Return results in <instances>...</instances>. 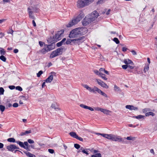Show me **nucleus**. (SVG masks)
Masks as SVG:
<instances>
[{
    "label": "nucleus",
    "mask_w": 157,
    "mask_h": 157,
    "mask_svg": "<svg viewBox=\"0 0 157 157\" xmlns=\"http://www.w3.org/2000/svg\"><path fill=\"white\" fill-rule=\"evenodd\" d=\"M86 29L77 28L72 30L70 33L69 36L71 38L78 37L80 35L85 34L87 33Z\"/></svg>",
    "instance_id": "obj_1"
},
{
    "label": "nucleus",
    "mask_w": 157,
    "mask_h": 157,
    "mask_svg": "<svg viewBox=\"0 0 157 157\" xmlns=\"http://www.w3.org/2000/svg\"><path fill=\"white\" fill-rule=\"evenodd\" d=\"M99 16V13L96 10L92 12L90 14L86 16L84 18L82 22V24L84 26H86L91 22L94 21Z\"/></svg>",
    "instance_id": "obj_2"
},
{
    "label": "nucleus",
    "mask_w": 157,
    "mask_h": 157,
    "mask_svg": "<svg viewBox=\"0 0 157 157\" xmlns=\"http://www.w3.org/2000/svg\"><path fill=\"white\" fill-rule=\"evenodd\" d=\"M84 15L83 12L81 11L79 14L75 19L72 20L70 22L66 25L67 27V28L70 27L75 24L77 23L84 17Z\"/></svg>",
    "instance_id": "obj_3"
},
{
    "label": "nucleus",
    "mask_w": 157,
    "mask_h": 157,
    "mask_svg": "<svg viewBox=\"0 0 157 157\" xmlns=\"http://www.w3.org/2000/svg\"><path fill=\"white\" fill-rule=\"evenodd\" d=\"M94 0H78L77 2V6L79 8H82L88 5L92 2Z\"/></svg>",
    "instance_id": "obj_4"
},
{
    "label": "nucleus",
    "mask_w": 157,
    "mask_h": 157,
    "mask_svg": "<svg viewBox=\"0 0 157 157\" xmlns=\"http://www.w3.org/2000/svg\"><path fill=\"white\" fill-rule=\"evenodd\" d=\"M64 32V30H61L58 31L57 33L55 34V35L53 36V39L56 42L61 39V36L62 34Z\"/></svg>",
    "instance_id": "obj_5"
},
{
    "label": "nucleus",
    "mask_w": 157,
    "mask_h": 157,
    "mask_svg": "<svg viewBox=\"0 0 157 157\" xmlns=\"http://www.w3.org/2000/svg\"><path fill=\"white\" fill-rule=\"evenodd\" d=\"M64 32V30H61L58 31L57 33L55 34V35L53 36V39L56 42L61 39V36L62 34Z\"/></svg>",
    "instance_id": "obj_6"
},
{
    "label": "nucleus",
    "mask_w": 157,
    "mask_h": 157,
    "mask_svg": "<svg viewBox=\"0 0 157 157\" xmlns=\"http://www.w3.org/2000/svg\"><path fill=\"white\" fill-rule=\"evenodd\" d=\"M86 40V38L85 36H81L78 38L73 39L74 44H77L79 45L83 42Z\"/></svg>",
    "instance_id": "obj_7"
},
{
    "label": "nucleus",
    "mask_w": 157,
    "mask_h": 157,
    "mask_svg": "<svg viewBox=\"0 0 157 157\" xmlns=\"http://www.w3.org/2000/svg\"><path fill=\"white\" fill-rule=\"evenodd\" d=\"M97 134L100 135L103 137H104L109 140L113 141V139L114 136V135L112 134H108L104 133L101 134L100 133H98Z\"/></svg>",
    "instance_id": "obj_8"
},
{
    "label": "nucleus",
    "mask_w": 157,
    "mask_h": 157,
    "mask_svg": "<svg viewBox=\"0 0 157 157\" xmlns=\"http://www.w3.org/2000/svg\"><path fill=\"white\" fill-rule=\"evenodd\" d=\"M6 149L8 150L11 152H13L15 149H19V147L16 146L14 144H11L6 146Z\"/></svg>",
    "instance_id": "obj_9"
},
{
    "label": "nucleus",
    "mask_w": 157,
    "mask_h": 157,
    "mask_svg": "<svg viewBox=\"0 0 157 157\" xmlns=\"http://www.w3.org/2000/svg\"><path fill=\"white\" fill-rule=\"evenodd\" d=\"M113 141H118L119 142H122L123 143H126V138H119L118 136L114 135Z\"/></svg>",
    "instance_id": "obj_10"
},
{
    "label": "nucleus",
    "mask_w": 157,
    "mask_h": 157,
    "mask_svg": "<svg viewBox=\"0 0 157 157\" xmlns=\"http://www.w3.org/2000/svg\"><path fill=\"white\" fill-rule=\"evenodd\" d=\"M96 80L98 83L101 87L104 88H108L109 86L103 82L101 81V80L98 79H97Z\"/></svg>",
    "instance_id": "obj_11"
},
{
    "label": "nucleus",
    "mask_w": 157,
    "mask_h": 157,
    "mask_svg": "<svg viewBox=\"0 0 157 157\" xmlns=\"http://www.w3.org/2000/svg\"><path fill=\"white\" fill-rule=\"evenodd\" d=\"M51 75H50L45 80V82L47 83L51 82L53 79V75H55L56 73L53 71L51 72Z\"/></svg>",
    "instance_id": "obj_12"
},
{
    "label": "nucleus",
    "mask_w": 157,
    "mask_h": 157,
    "mask_svg": "<svg viewBox=\"0 0 157 157\" xmlns=\"http://www.w3.org/2000/svg\"><path fill=\"white\" fill-rule=\"evenodd\" d=\"M63 50L65 51L66 49L64 47L62 46L60 48H58L55 51L58 55H61L62 54Z\"/></svg>",
    "instance_id": "obj_13"
},
{
    "label": "nucleus",
    "mask_w": 157,
    "mask_h": 157,
    "mask_svg": "<svg viewBox=\"0 0 157 157\" xmlns=\"http://www.w3.org/2000/svg\"><path fill=\"white\" fill-rule=\"evenodd\" d=\"M27 10L28 12L29 17L32 19H35V17L33 15V11L31 10V9H30L29 7H28L27 8Z\"/></svg>",
    "instance_id": "obj_14"
},
{
    "label": "nucleus",
    "mask_w": 157,
    "mask_h": 157,
    "mask_svg": "<svg viewBox=\"0 0 157 157\" xmlns=\"http://www.w3.org/2000/svg\"><path fill=\"white\" fill-rule=\"evenodd\" d=\"M53 44H50L45 45V46H46V48L47 49V52H49L53 49L55 48L54 45L53 46Z\"/></svg>",
    "instance_id": "obj_15"
},
{
    "label": "nucleus",
    "mask_w": 157,
    "mask_h": 157,
    "mask_svg": "<svg viewBox=\"0 0 157 157\" xmlns=\"http://www.w3.org/2000/svg\"><path fill=\"white\" fill-rule=\"evenodd\" d=\"M51 107L52 108H54L56 110H60V109L58 108V105L57 103H52L51 106Z\"/></svg>",
    "instance_id": "obj_16"
},
{
    "label": "nucleus",
    "mask_w": 157,
    "mask_h": 157,
    "mask_svg": "<svg viewBox=\"0 0 157 157\" xmlns=\"http://www.w3.org/2000/svg\"><path fill=\"white\" fill-rule=\"evenodd\" d=\"M96 88L97 89V91H96L98 93L100 94L101 95H102V96L105 97H107V96L106 94L103 92L100 89H98V87L97 88Z\"/></svg>",
    "instance_id": "obj_17"
},
{
    "label": "nucleus",
    "mask_w": 157,
    "mask_h": 157,
    "mask_svg": "<svg viewBox=\"0 0 157 157\" xmlns=\"http://www.w3.org/2000/svg\"><path fill=\"white\" fill-rule=\"evenodd\" d=\"M23 152L27 156L29 157H36V156L34 155L31 154L28 151H23Z\"/></svg>",
    "instance_id": "obj_18"
},
{
    "label": "nucleus",
    "mask_w": 157,
    "mask_h": 157,
    "mask_svg": "<svg viewBox=\"0 0 157 157\" xmlns=\"http://www.w3.org/2000/svg\"><path fill=\"white\" fill-rule=\"evenodd\" d=\"M32 9L31 10H33L34 12L37 13L39 12L40 10V9L37 7V6H34V7H31Z\"/></svg>",
    "instance_id": "obj_19"
},
{
    "label": "nucleus",
    "mask_w": 157,
    "mask_h": 157,
    "mask_svg": "<svg viewBox=\"0 0 157 157\" xmlns=\"http://www.w3.org/2000/svg\"><path fill=\"white\" fill-rule=\"evenodd\" d=\"M47 41L48 43L50 44H54L56 42L54 40V39H53V36L52 37L51 36L50 38L48 39Z\"/></svg>",
    "instance_id": "obj_20"
},
{
    "label": "nucleus",
    "mask_w": 157,
    "mask_h": 157,
    "mask_svg": "<svg viewBox=\"0 0 157 157\" xmlns=\"http://www.w3.org/2000/svg\"><path fill=\"white\" fill-rule=\"evenodd\" d=\"M32 131L30 130L28 131H26L24 132H21L20 135V136H22L30 133Z\"/></svg>",
    "instance_id": "obj_21"
},
{
    "label": "nucleus",
    "mask_w": 157,
    "mask_h": 157,
    "mask_svg": "<svg viewBox=\"0 0 157 157\" xmlns=\"http://www.w3.org/2000/svg\"><path fill=\"white\" fill-rule=\"evenodd\" d=\"M58 55L56 52L55 50L53 51L51 53L50 57V58H53L56 56H58Z\"/></svg>",
    "instance_id": "obj_22"
},
{
    "label": "nucleus",
    "mask_w": 157,
    "mask_h": 157,
    "mask_svg": "<svg viewBox=\"0 0 157 157\" xmlns=\"http://www.w3.org/2000/svg\"><path fill=\"white\" fill-rule=\"evenodd\" d=\"M5 105L6 107V108H8V107H10L12 106V105L10 103V101L9 99L7 100L6 102L5 103Z\"/></svg>",
    "instance_id": "obj_23"
},
{
    "label": "nucleus",
    "mask_w": 157,
    "mask_h": 157,
    "mask_svg": "<svg viewBox=\"0 0 157 157\" xmlns=\"http://www.w3.org/2000/svg\"><path fill=\"white\" fill-rule=\"evenodd\" d=\"M96 88H97V87L94 86L93 89H92L90 87H89L87 90L90 92H93L94 93H96V91H97Z\"/></svg>",
    "instance_id": "obj_24"
},
{
    "label": "nucleus",
    "mask_w": 157,
    "mask_h": 157,
    "mask_svg": "<svg viewBox=\"0 0 157 157\" xmlns=\"http://www.w3.org/2000/svg\"><path fill=\"white\" fill-rule=\"evenodd\" d=\"M73 43L74 44L73 39H67L66 42V44H71L73 45Z\"/></svg>",
    "instance_id": "obj_25"
},
{
    "label": "nucleus",
    "mask_w": 157,
    "mask_h": 157,
    "mask_svg": "<svg viewBox=\"0 0 157 157\" xmlns=\"http://www.w3.org/2000/svg\"><path fill=\"white\" fill-rule=\"evenodd\" d=\"M69 134L71 137L76 139L78 136L76 132H70Z\"/></svg>",
    "instance_id": "obj_26"
},
{
    "label": "nucleus",
    "mask_w": 157,
    "mask_h": 157,
    "mask_svg": "<svg viewBox=\"0 0 157 157\" xmlns=\"http://www.w3.org/2000/svg\"><path fill=\"white\" fill-rule=\"evenodd\" d=\"M16 143L18 144L21 147L23 148H25V146L24 145L23 142L19 141H16Z\"/></svg>",
    "instance_id": "obj_27"
},
{
    "label": "nucleus",
    "mask_w": 157,
    "mask_h": 157,
    "mask_svg": "<svg viewBox=\"0 0 157 157\" xmlns=\"http://www.w3.org/2000/svg\"><path fill=\"white\" fill-rule=\"evenodd\" d=\"M145 116L142 115H139L137 116H134L132 117L134 118H136L138 119H140L142 118L144 119L145 117Z\"/></svg>",
    "instance_id": "obj_28"
},
{
    "label": "nucleus",
    "mask_w": 157,
    "mask_h": 157,
    "mask_svg": "<svg viewBox=\"0 0 157 157\" xmlns=\"http://www.w3.org/2000/svg\"><path fill=\"white\" fill-rule=\"evenodd\" d=\"M7 141L10 142L16 143V141L13 138H10L7 139Z\"/></svg>",
    "instance_id": "obj_29"
},
{
    "label": "nucleus",
    "mask_w": 157,
    "mask_h": 157,
    "mask_svg": "<svg viewBox=\"0 0 157 157\" xmlns=\"http://www.w3.org/2000/svg\"><path fill=\"white\" fill-rule=\"evenodd\" d=\"M132 65L131 66L130 65H128V67L127 70L129 72H132V70L134 69V66H133Z\"/></svg>",
    "instance_id": "obj_30"
},
{
    "label": "nucleus",
    "mask_w": 157,
    "mask_h": 157,
    "mask_svg": "<svg viewBox=\"0 0 157 157\" xmlns=\"http://www.w3.org/2000/svg\"><path fill=\"white\" fill-rule=\"evenodd\" d=\"M154 116L155 115V114L151 112H149L147 113H145L146 116Z\"/></svg>",
    "instance_id": "obj_31"
},
{
    "label": "nucleus",
    "mask_w": 157,
    "mask_h": 157,
    "mask_svg": "<svg viewBox=\"0 0 157 157\" xmlns=\"http://www.w3.org/2000/svg\"><path fill=\"white\" fill-rule=\"evenodd\" d=\"M101 112L106 114H109V113H110L111 111L109 110L102 109Z\"/></svg>",
    "instance_id": "obj_32"
},
{
    "label": "nucleus",
    "mask_w": 157,
    "mask_h": 157,
    "mask_svg": "<svg viewBox=\"0 0 157 157\" xmlns=\"http://www.w3.org/2000/svg\"><path fill=\"white\" fill-rule=\"evenodd\" d=\"M126 139L128 140L134 141L135 140L136 137L130 136L127 137Z\"/></svg>",
    "instance_id": "obj_33"
},
{
    "label": "nucleus",
    "mask_w": 157,
    "mask_h": 157,
    "mask_svg": "<svg viewBox=\"0 0 157 157\" xmlns=\"http://www.w3.org/2000/svg\"><path fill=\"white\" fill-rule=\"evenodd\" d=\"M106 75L103 73H101L100 75V76L104 80H106L107 79V78L105 76Z\"/></svg>",
    "instance_id": "obj_34"
},
{
    "label": "nucleus",
    "mask_w": 157,
    "mask_h": 157,
    "mask_svg": "<svg viewBox=\"0 0 157 157\" xmlns=\"http://www.w3.org/2000/svg\"><path fill=\"white\" fill-rule=\"evenodd\" d=\"M0 49H1V50H0V53L2 55H3L5 54L6 51L5 50L2 48H0Z\"/></svg>",
    "instance_id": "obj_35"
},
{
    "label": "nucleus",
    "mask_w": 157,
    "mask_h": 157,
    "mask_svg": "<svg viewBox=\"0 0 157 157\" xmlns=\"http://www.w3.org/2000/svg\"><path fill=\"white\" fill-rule=\"evenodd\" d=\"M47 49L46 48H44L41 50L40 52L42 54H44L46 53V52H47Z\"/></svg>",
    "instance_id": "obj_36"
},
{
    "label": "nucleus",
    "mask_w": 157,
    "mask_h": 157,
    "mask_svg": "<svg viewBox=\"0 0 157 157\" xmlns=\"http://www.w3.org/2000/svg\"><path fill=\"white\" fill-rule=\"evenodd\" d=\"M101 153H97L91 155V157H101Z\"/></svg>",
    "instance_id": "obj_37"
},
{
    "label": "nucleus",
    "mask_w": 157,
    "mask_h": 157,
    "mask_svg": "<svg viewBox=\"0 0 157 157\" xmlns=\"http://www.w3.org/2000/svg\"><path fill=\"white\" fill-rule=\"evenodd\" d=\"M0 59L4 62H5L6 61V58L3 56L1 55L0 56Z\"/></svg>",
    "instance_id": "obj_38"
},
{
    "label": "nucleus",
    "mask_w": 157,
    "mask_h": 157,
    "mask_svg": "<svg viewBox=\"0 0 157 157\" xmlns=\"http://www.w3.org/2000/svg\"><path fill=\"white\" fill-rule=\"evenodd\" d=\"M113 40L117 44H119L120 43V41L117 38H114L113 39Z\"/></svg>",
    "instance_id": "obj_39"
},
{
    "label": "nucleus",
    "mask_w": 157,
    "mask_h": 157,
    "mask_svg": "<svg viewBox=\"0 0 157 157\" xmlns=\"http://www.w3.org/2000/svg\"><path fill=\"white\" fill-rule=\"evenodd\" d=\"M149 68V65H147V66H146L144 68V73H146L147 71H148Z\"/></svg>",
    "instance_id": "obj_40"
},
{
    "label": "nucleus",
    "mask_w": 157,
    "mask_h": 157,
    "mask_svg": "<svg viewBox=\"0 0 157 157\" xmlns=\"http://www.w3.org/2000/svg\"><path fill=\"white\" fill-rule=\"evenodd\" d=\"M13 31L12 29V28H10L8 32H7V33L8 34H12V35H13Z\"/></svg>",
    "instance_id": "obj_41"
},
{
    "label": "nucleus",
    "mask_w": 157,
    "mask_h": 157,
    "mask_svg": "<svg viewBox=\"0 0 157 157\" xmlns=\"http://www.w3.org/2000/svg\"><path fill=\"white\" fill-rule=\"evenodd\" d=\"M5 90L2 87H0V95H3Z\"/></svg>",
    "instance_id": "obj_42"
},
{
    "label": "nucleus",
    "mask_w": 157,
    "mask_h": 157,
    "mask_svg": "<svg viewBox=\"0 0 157 157\" xmlns=\"http://www.w3.org/2000/svg\"><path fill=\"white\" fill-rule=\"evenodd\" d=\"M94 72L97 75L100 76L101 74V73L99 72L98 70H94Z\"/></svg>",
    "instance_id": "obj_43"
},
{
    "label": "nucleus",
    "mask_w": 157,
    "mask_h": 157,
    "mask_svg": "<svg viewBox=\"0 0 157 157\" xmlns=\"http://www.w3.org/2000/svg\"><path fill=\"white\" fill-rule=\"evenodd\" d=\"M5 106L2 105H0V110L2 112H3L5 109Z\"/></svg>",
    "instance_id": "obj_44"
},
{
    "label": "nucleus",
    "mask_w": 157,
    "mask_h": 157,
    "mask_svg": "<svg viewBox=\"0 0 157 157\" xmlns=\"http://www.w3.org/2000/svg\"><path fill=\"white\" fill-rule=\"evenodd\" d=\"M114 88V90L116 91H121V90L120 88L116 85H115Z\"/></svg>",
    "instance_id": "obj_45"
},
{
    "label": "nucleus",
    "mask_w": 157,
    "mask_h": 157,
    "mask_svg": "<svg viewBox=\"0 0 157 157\" xmlns=\"http://www.w3.org/2000/svg\"><path fill=\"white\" fill-rule=\"evenodd\" d=\"M43 71H39L38 73L37 74V76L38 77H39L41 75L43 74Z\"/></svg>",
    "instance_id": "obj_46"
},
{
    "label": "nucleus",
    "mask_w": 157,
    "mask_h": 157,
    "mask_svg": "<svg viewBox=\"0 0 157 157\" xmlns=\"http://www.w3.org/2000/svg\"><path fill=\"white\" fill-rule=\"evenodd\" d=\"M16 89L20 91L22 90V89L21 87L19 86H18L15 87Z\"/></svg>",
    "instance_id": "obj_47"
},
{
    "label": "nucleus",
    "mask_w": 157,
    "mask_h": 157,
    "mask_svg": "<svg viewBox=\"0 0 157 157\" xmlns=\"http://www.w3.org/2000/svg\"><path fill=\"white\" fill-rule=\"evenodd\" d=\"M94 109L97 111H101V112L102 109L99 107H96L94 108Z\"/></svg>",
    "instance_id": "obj_48"
},
{
    "label": "nucleus",
    "mask_w": 157,
    "mask_h": 157,
    "mask_svg": "<svg viewBox=\"0 0 157 157\" xmlns=\"http://www.w3.org/2000/svg\"><path fill=\"white\" fill-rule=\"evenodd\" d=\"M80 145L77 144H74V147L77 149H78L80 148Z\"/></svg>",
    "instance_id": "obj_49"
},
{
    "label": "nucleus",
    "mask_w": 157,
    "mask_h": 157,
    "mask_svg": "<svg viewBox=\"0 0 157 157\" xmlns=\"http://www.w3.org/2000/svg\"><path fill=\"white\" fill-rule=\"evenodd\" d=\"M80 106L82 108H84V109H88V106L85 105H84L83 104H81L80 105Z\"/></svg>",
    "instance_id": "obj_50"
},
{
    "label": "nucleus",
    "mask_w": 157,
    "mask_h": 157,
    "mask_svg": "<svg viewBox=\"0 0 157 157\" xmlns=\"http://www.w3.org/2000/svg\"><path fill=\"white\" fill-rule=\"evenodd\" d=\"M125 108L127 109H128L130 110H132V105H127L125 106Z\"/></svg>",
    "instance_id": "obj_51"
},
{
    "label": "nucleus",
    "mask_w": 157,
    "mask_h": 157,
    "mask_svg": "<svg viewBox=\"0 0 157 157\" xmlns=\"http://www.w3.org/2000/svg\"><path fill=\"white\" fill-rule=\"evenodd\" d=\"M128 60V64H131V65H133L134 63L131 60L129 59H127Z\"/></svg>",
    "instance_id": "obj_52"
},
{
    "label": "nucleus",
    "mask_w": 157,
    "mask_h": 157,
    "mask_svg": "<svg viewBox=\"0 0 157 157\" xmlns=\"http://www.w3.org/2000/svg\"><path fill=\"white\" fill-rule=\"evenodd\" d=\"M150 109H149L148 108H145L144 109H143L142 110V111L143 113H146L147 111H150Z\"/></svg>",
    "instance_id": "obj_53"
},
{
    "label": "nucleus",
    "mask_w": 157,
    "mask_h": 157,
    "mask_svg": "<svg viewBox=\"0 0 157 157\" xmlns=\"http://www.w3.org/2000/svg\"><path fill=\"white\" fill-rule=\"evenodd\" d=\"M122 67L123 69H124V70H126L127 69H128V65H123L122 66Z\"/></svg>",
    "instance_id": "obj_54"
},
{
    "label": "nucleus",
    "mask_w": 157,
    "mask_h": 157,
    "mask_svg": "<svg viewBox=\"0 0 157 157\" xmlns=\"http://www.w3.org/2000/svg\"><path fill=\"white\" fill-rule=\"evenodd\" d=\"M48 151L51 154H53L54 152V150L53 149H48Z\"/></svg>",
    "instance_id": "obj_55"
},
{
    "label": "nucleus",
    "mask_w": 157,
    "mask_h": 157,
    "mask_svg": "<svg viewBox=\"0 0 157 157\" xmlns=\"http://www.w3.org/2000/svg\"><path fill=\"white\" fill-rule=\"evenodd\" d=\"M9 88L10 90H12L14 89L15 88V86L13 85L9 86Z\"/></svg>",
    "instance_id": "obj_56"
},
{
    "label": "nucleus",
    "mask_w": 157,
    "mask_h": 157,
    "mask_svg": "<svg viewBox=\"0 0 157 157\" xmlns=\"http://www.w3.org/2000/svg\"><path fill=\"white\" fill-rule=\"evenodd\" d=\"M18 106V104L17 103H14L13 105V106L15 108H17Z\"/></svg>",
    "instance_id": "obj_57"
},
{
    "label": "nucleus",
    "mask_w": 157,
    "mask_h": 157,
    "mask_svg": "<svg viewBox=\"0 0 157 157\" xmlns=\"http://www.w3.org/2000/svg\"><path fill=\"white\" fill-rule=\"evenodd\" d=\"M62 45V44H61V42H59L58 43H57L56 44V46L57 47H59L61 46Z\"/></svg>",
    "instance_id": "obj_58"
},
{
    "label": "nucleus",
    "mask_w": 157,
    "mask_h": 157,
    "mask_svg": "<svg viewBox=\"0 0 157 157\" xmlns=\"http://www.w3.org/2000/svg\"><path fill=\"white\" fill-rule=\"evenodd\" d=\"M81 152H83V153L86 154L87 155H88L89 154L84 149H82V151H81Z\"/></svg>",
    "instance_id": "obj_59"
},
{
    "label": "nucleus",
    "mask_w": 157,
    "mask_h": 157,
    "mask_svg": "<svg viewBox=\"0 0 157 157\" xmlns=\"http://www.w3.org/2000/svg\"><path fill=\"white\" fill-rule=\"evenodd\" d=\"M28 142L29 144H33L34 143V141L31 139H29L28 140Z\"/></svg>",
    "instance_id": "obj_60"
},
{
    "label": "nucleus",
    "mask_w": 157,
    "mask_h": 157,
    "mask_svg": "<svg viewBox=\"0 0 157 157\" xmlns=\"http://www.w3.org/2000/svg\"><path fill=\"white\" fill-rule=\"evenodd\" d=\"M133 55H137L136 52L134 50H132L131 51Z\"/></svg>",
    "instance_id": "obj_61"
},
{
    "label": "nucleus",
    "mask_w": 157,
    "mask_h": 157,
    "mask_svg": "<svg viewBox=\"0 0 157 157\" xmlns=\"http://www.w3.org/2000/svg\"><path fill=\"white\" fill-rule=\"evenodd\" d=\"M132 110H138V107H134L133 105H132Z\"/></svg>",
    "instance_id": "obj_62"
},
{
    "label": "nucleus",
    "mask_w": 157,
    "mask_h": 157,
    "mask_svg": "<svg viewBox=\"0 0 157 157\" xmlns=\"http://www.w3.org/2000/svg\"><path fill=\"white\" fill-rule=\"evenodd\" d=\"M103 0H98L97 3V4H101L102 3Z\"/></svg>",
    "instance_id": "obj_63"
},
{
    "label": "nucleus",
    "mask_w": 157,
    "mask_h": 157,
    "mask_svg": "<svg viewBox=\"0 0 157 157\" xmlns=\"http://www.w3.org/2000/svg\"><path fill=\"white\" fill-rule=\"evenodd\" d=\"M128 50V49L126 48H125V47H123L122 48V51L123 52H125L126 51Z\"/></svg>",
    "instance_id": "obj_64"
}]
</instances>
